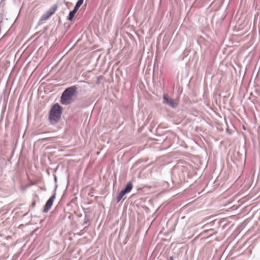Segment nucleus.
Instances as JSON below:
<instances>
[{"label":"nucleus","mask_w":260,"mask_h":260,"mask_svg":"<svg viewBox=\"0 0 260 260\" xmlns=\"http://www.w3.org/2000/svg\"><path fill=\"white\" fill-rule=\"evenodd\" d=\"M77 88L72 86L67 88L62 93L60 102L63 105L70 104L73 101V97L76 95Z\"/></svg>","instance_id":"nucleus-1"},{"label":"nucleus","mask_w":260,"mask_h":260,"mask_svg":"<svg viewBox=\"0 0 260 260\" xmlns=\"http://www.w3.org/2000/svg\"><path fill=\"white\" fill-rule=\"evenodd\" d=\"M61 110L62 108L58 104H55L51 108L49 115V120L51 124H54L59 121Z\"/></svg>","instance_id":"nucleus-2"},{"label":"nucleus","mask_w":260,"mask_h":260,"mask_svg":"<svg viewBox=\"0 0 260 260\" xmlns=\"http://www.w3.org/2000/svg\"><path fill=\"white\" fill-rule=\"evenodd\" d=\"M164 103L169 105L173 108L176 107L178 105V101L177 100L169 99L168 96L166 94L164 95Z\"/></svg>","instance_id":"nucleus-4"},{"label":"nucleus","mask_w":260,"mask_h":260,"mask_svg":"<svg viewBox=\"0 0 260 260\" xmlns=\"http://www.w3.org/2000/svg\"><path fill=\"white\" fill-rule=\"evenodd\" d=\"M55 198V195L53 194L52 196L47 201L46 204L44 206L43 212L44 213H47L48 212V211L51 208L53 203L54 202V200Z\"/></svg>","instance_id":"nucleus-5"},{"label":"nucleus","mask_w":260,"mask_h":260,"mask_svg":"<svg viewBox=\"0 0 260 260\" xmlns=\"http://www.w3.org/2000/svg\"><path fill=\"white\" fill-rule=\"evenodd\" d=\"M79 8V7H77V6H75V7H74V10L73 11L75 12L76 13H77V11H78Z\"/></svg>","instance_id":"nucleus-10"},{"label":"nucleus","mask_w":260,"mask_h":260,"mask_svg":"<svg viewBox=\"0 0 260 260\" xmlns=\"http://www.w3.org/2000/svg\"><path fill=\"white\" fill-rule=\"evenodd\" d=\"M103 79V76H100L97 78L96 84H100L101 83V80Z\"/></svg>","instance_id":"nucleus-8"},{"label":"nucleus","mask_w":260,"mask_h":260,"mask_svg":"<svg viewBox=\"0 0 260 260\" xmlns=\"http://www.w3.org/2000/svg\"><path fill=\"white\" fill-rule=\"evenodd\" d=\"M57 6L56 5H54L42 17V19H48L50 16H51L52 14H53L56 11L57 9Z\"/></svg>","instance_id":"nucleus-6"},{"label":"nucleus","mask_w":260,"mask_h":260,"mask_svg":"<svg viewBox=\"0 0 260 260\" xmlns=\"http://www.w3.org/2000/svg\"><path fill=\"white\" fill-rule=\"evenodd\" d=\"M76 13L73 11H71L69 15L68 19L70 21H72L73 18L74 17Z\"/></svg>","instance_id":"nucleus-7"},{"label":"nucleus","mask_w":260,"mask_h":260,"mask_svg":"<svg viewBox=\"0 0 260 260\" xmlns=\"http://www.w3.org/2000/svg\"><path fill=\"white\" fill-rule=\"evenodd\" d=\"M83 1L84 0H79L76 4V6H77V7L79 8L82 5V4L83 3Z\"/></svg>","instance_id":"nucleus-9"},{"label":"nucleus","mask_w":260,"mask_h":260,"mask_svg":"<svg viewBox=\"0 0 260 260\" xmlns=\"http://www.w3.org/2000/svg\"><path fill=\"white\" fill-rule=\"evenodd\" d=\"M133 188V184L131 182H129L126 184L125 188L122 189L119 195L117 197V201L119 202L123 198V197L127 193L129 192Z\"/></svg>","instance_id":"nucleus-3"}]
</instances>
